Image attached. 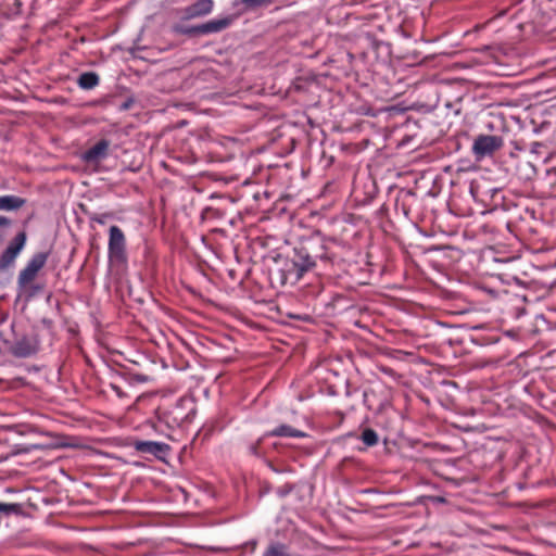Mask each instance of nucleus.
I'll return each instance as SVG.
<instances>
[{
	"instance_id": "nucleus-1",
	"label": "nucleus",
	"mask_w": 556,
	"mask_h": 556,
	"mask_svg": "<svg viewBox=\"0 0 556 556\" xmlns=\"http://www.w3.org/2000/svg\"><path fill=\"white\" fill-rule=\"evenodd\" d=\"M342 250L343 245L339 241L315 231L295 243L290 256L292 266L288 271L300 280L305 274L318 267L332 268L344 261Z\"/></svg>"
},
{
	"instance_id": "nucleus-2",
	"label": "nucleus",
	"mask_w": 556,
	"mask_h": 556,
	"mask_svg": "<svg viewBox=\"0 0 556 556\" xmlns=\"http://www.w3.org/2000/svg\"><path fill=\"white\" fill-rule=\"evenodd\" d=\"M235 21V16L229 15L222 18L211 20L200 25L185 26L182 24H174L172 31L177 35H186L189 37L216 34L227 29Z\"/></svg>"
},
{
	"instance_id": "nucleus-3",
	"label": "nucleus",
	"mask_w": 556,
	"mask_h": 556,
	"mask_svg": "<svg viewBox=\"0 0 556 556\" xmlns=\"http://www.w3.org/2000/svg\"><path fill=\"white\" fill-rule=\"evenodd\" d=\"M108 257L111 264H126V237L118 226H111L109 229Z\"/></svg>"
},
{
	"instance_id": "nucleus-4",
	"label": "nucleus",
	"mask_w": 556,
	"mask_h": 556,
	"mask_svg": "<svg viewBox=\"0 0 556 556\" xmlns=\"http://www.w3.org/2000/svg\"><path fill=\"white\" fill-rule=\"evenodd\" d=\"M504 144L501 136L495 135H478L471 147L472 154L477 161L492 156Z\"/></svg>"
},
{
	"instance_id": "nucleus-5",
	"label": "nucleus",
	"mask_w": 556,
	"mask_h": 556,
	"mask_svg": "<svg viewBox=\"0 0 556 556\" xmlns=\"http://www.w3.org/2000/svg\"><path fill=\"white\" fill-rule=\"evenodd\" d=\"M49 255L50 251H43L37 252L30 257L26 266L18 274V288L24 289L37 277L38 273L45 267Z\"/></svg>"
},
{
	"instance_id": "nucleus-6",
	"label": "nucleus",
	"mask_w": 556,
	"mask_h": 556,
	"mask_svg": "<svg viewBox=\"0 0 556 556\" xmlns=\"http://www.w3.org/2000/svg\"><path fill=\"white\" fill-rule=\"evenodd\" d=\"M132 446L137 452L153 455L160 460H165L172 450L168 444L156 441L137 440L132 443Z\"/></svg>"
},
{
	"instance_id": "nucleus-7",
	"label": "nucleus",
	"mask_w": 556,
	"mask_h": 556,
	"mask_svg": "<svg viewBox=\"0 0 556 556\" xmlns=\"http://www.w3.org/2000/svg\"><path fill=\"white\" fill-rule=\"evenodd\" d=\"M214 8L213 0H198L181 10L182 21H189L208 15Z\"/></svg>"
},
{
	"instance_id": "nucleus-8",
	"label": "nucleus",
	"mask_w": 556,
	"mask_h": 556,
	"mask_svg": "<svg viewBox=\"0 0 556 556\" xmlns=\"http://www.w3.org/2000/svg\"><path fill=\"white\" fill-rule=\"evenodd\" d=\"M109 148L110 141L101 139L81 154V160L86 163H99L108 156Z\"/></svg>"
},
{
	"instance_id": "nucleus-9",
	"label": "nucleus",
	"mask_w": 556,
	"mask_h": 556,
	"mask_svg": "<svg viewBox=\"0 0 556 556\" xmlns=\"http://www.w3.org/2000/svg\"><path fill=\"white\" fill-rule=\"evenodd\" d=\"M36 352V345L26 336H23L12 346H10V353L18 358L29 357Z\"/></svg>"
},
{
	"instance_id": "nucleus-10",
	"label": "nucleus",
	"mask_w": 556,
	"mask_h": 556,
	"mask_svg": "<svg viewBox=\"0 0 556 556\" xmlns=\"http://www.w3.org/2000/svg\"><path fill=\"white\" fill-rule=\"evenodd\" d=\"M264 437L279 438H306L308 434L302 430L295 429L289 425H279L273 430L267 431Z\"/></svg>"
},
{
	"instance_id": "nucleus-11",
	"label": "nucleus",
	"mask_w": 556,
	"mask_h": 556,
	"mask_svg": "<svg viewBox=\"0 0 556 556\" xmlns=\"http://www.w3.org/2000/svg\"><path fill=\"white\" fill-rule=\"evenodd\" d=\"M26 203L24 198L7 194L0 197V211H17Z\"/></svg>"
},
{
	"instance_id": "nucleus-12",
	"label": "nucleus",
	"mask_w": 556,
	"mask_h": 556,
	"mask_svg": "<svg viewBox=\"0 0 556 556\" xmlns=\"http://www.w3.org/2000/svg\"><path fill=\"white\" fill-rule=\"evenodd\" d=\"M100 83V77L94 72H85L79 75L77 85L80 89L91 90L96 88Z\"/></svg>"
},
{
	"instance_id": "nucleus-13",
	"label": "nucleus",
	"mask_w": 556,
	"mask_h": 556,
	"mask_svg": "<svg viewBox=\"0 0 556 556\" xmlns=\"http://www.w3.org/2000/svg\"><path fill=\"white\" fill-rule=\"evenodd\" d=\"M274 0H235L233 7L242 5L240 13L265 8L273 4Z\"/></svg>"
},
{
	"instance_id": "nucleus-14",
	"label": "nucleus",
	"mask_w": 556,
	"mask_h": 556,
	"mask_svg": "<svg viewBox=\"0 0 556 556\" xmlns=\"http://www.w3.org/2000/svg\"><path fill=\"white\" fill-rule=\"evenodd\" d=\"M27 240V235L25 231L18 232L9 243L7 248L13 251L16 255L21 253L24 249Z\"/></svg>"
},
{
	"instance_id": "nucleus-15",
	"label": "nucleus",
	"mask_w": 556,
	"mask_h": 556,
	"mask_svg": "<svg viewBox=\"0 0 556 556\" xmlns=\"http://www.w3.org/2000/svg\"><path fill=\"white\" fill-rule=\"evenodd\" d=\"M17 256L18 255L7 248L0 255V273L12 267Z\"/></svg>"
},
{
	"instance_id": "nucleus-16",
	"label": "nucleus",
	"mask_w": 556,
	"mask_h": 556,
	"mask_svg": "<svg viewBox=\"0 0 556 556\" xmlns=\"http://www.w3.org/2000/svg\"><path fill=\"white\" fill-rule=\"evenodd\" d=\"M361 439L366 446H375L379 441L377 432L371 428H366L362 432Z\"/></svg>"
},
{
	"instance_id": "nucleus-17",
	"label": "nucleus",
	"mask_w": 556,
	"mask_h": 556,
	"mask_svg": "<svg viewBox=\"0 0 556 556\" xmlns=\"http://www.w3.org/2000/svg\"><path fill=\"white\" fill-rule=\"evenodd\" d=\"M88 216L91 222H96L100 225H104V224H106L108 219L113 217V214L109 213V212L102 213V214L89 213Z\"/></svg>"
},
{
	"instance_id": "nucleus-18",
	"label": "nucleus",
	"mask_w": 556,
	"mask_h": 556,
	"mask_svg": "<svg viewBox=\"0 0 556 556\" xmlns=\"http://www.w3.org/2000/svg\"><path fill=\"white\" fill-rule=\"evenodd\" d=\"M12 226V219L0 215V243L3 241L7 235V230Z\"/></svg>"
},
{
	"instance_id": "nucleus-19",
	"label": "nucleus",
	"mask_w": 556,
	"mask_h": 556,
	"mask_svg": "<svg viewBox=\"0 0 556 556\" xmlns=\"http://www.w3.org/2000/svg\"><path fill=\"white\" fill-rule=\"evenodd\" d=\"M293 484H290V483H286L279 488L276 489V494L279 496V497H285L287 495H289L292 491H293Z\"/></svg>"
},
{
	"instance_id": "nucleus-20",
	"label": "nucleus",
	"mask_w": 556,
	"mask_h": 556,
	"mask_svg": "<svg viewBox=\"0 0 556 556\" xmlns=\"http://www.w3.org/2000/svg\"><path fill=\"white\" fill-rule=\"evenodd\" d=\"M265 437L263 435L262 438H260L256 442L252 443L250 446H249V451L252 455L254 456H260L261 455V452H260V447H261V444L263 442V439Z\"/></svg>"
},
{
	"instance_id": "nucleus-21",
	"label": "nucleus",
	"mask_w": 556,
	"mask_h": 556,
	"mask_svg": "<svg viewBox=\"0 0 556 556\" xmlns=\"http://www.w3.org/2000/svg\"><path fill=\"white\" fill-rule=\"evenodd\" d=\"M135 380L138 381V382H146L148 380V378L146 376H142V375H136L135 376Z\"/></svg>"
},
{
	"instance_id": "nucleus-22",
	"label": "nucleus",
	"mask_w": 556,
	"mask_h": 556,
	"mask_svg": "<svg viewBox=\"0 0 556 556\" xmlns=\"http://www.w3.org/2000/svg\"><path fill=\"white\" fill-rule=\"evenodd\" d=\"M33 290H34V293L38 292L39 290H41V287L40 286H34L33 287Z\"/></svg>"
},
{
	"instance_id": "nucleus-23",
	"label": "nucleus",
	"mask_w": 556,
	"mask_h": 556,
	"mask_svg": "<svg viewBox=\"0 0 556 556\" xmlns=\"http://www.w3.org/2000/svg\"><path fill=\"white\" fill-rule=\"evenodd\" d=\"M367 397H368V391H365V392H364V402H365V403L367 402Z\"/></svg>"
},
{
	"instance_id": "nucleus-24",
	"label": "nucleus",
	"mask_w": 556,
	"mask_h": 556,
	"mask_svg": "<svg viewBox=\"0 0 556 556\" xmlns=\"http://www.w3.org/2000/svg\"><path fill=\"white\" fill-rule=\"evenodd\" d=\"M113 390H115L117 394H119V389L117 387L113 386Z\"/></svg>"
}]
</instances>
